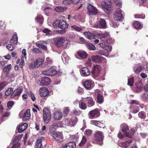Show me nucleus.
Listing matches in <instances>:
<instances>
[{
	"label": "nucleus",
	"instance_id": "obj_1",
	"mask_svg": "<svg viewBox=\"0 0 148 148\" xmlns=\"http://www.w3.org/2000/svg\"><path fill=\"white\" fill-rule=\"evenodd\" d=\"M55 45L58 47L63 46L64 48H66L69 45V42L66 40L64 38H57L55 41Z\"/></svg>",
	"mask_w": 148,
	"mask_h": 148
},
{
	"label": "nucleus",
	"instance_id": "obj_2",
	"mask_svg": "<svg viewBox=\"0 0 148 148\" xmlns=\"http://www.w3.org/2000/svg\"><path fill=\"white\" fill-rule=\"evenodd\" d=\"M43 119L44 122L46 124L48 123L50 121L51 114L50 110L47 107H45L43 111Z\"/></svg>",
	"mask_w": 148,
	"mask_h": 148
},
{
	"label": "nucleus",
	"instance_id": "obj_3",
	"mask_svg": "<svg viewBox=\"0 0 148 148\" xmlns=\"http://www.w3.org/2000/svg\"><path fill=\"white\" fill-rule=\"evenodd\" d=\"M95 140L96 143L101 145L103 143L102 141L103 140V135L102 132L100 131H97L94 135Z\"/></svg>",
	"mask_w": 148,
	"mask_h": 148
},
{
	"label": "nucleus",
	"instance_id": "obj_4",
	"mask_svg": "<svg viewBox=\"0 0 148 148\" xmlns=\"http://www.w3.org/2000/svg\"><path fill=\"white\" fill-rule=\"evenodd\" d=\"M44 61V60L40 58H39L35 60L34 63H32L29 65L30 69H33L35 67H38L41 65Z\"/></svg>",
	"mask_w": 148,
	"mask_h": 148
},
{
	"label": "nucleus",
	"instance_id": "obj_5",
	"mask_svg": "<svg viewBox=\"0 0 148 148\" xmlns=\"http://www.w3.org/2000/svg\"><path fill=\"white\" fill-rule=\"evenodd\" d=\"M77 118H73L71 119H65L63 121V124L65 126H73L77 122Z\"/></svg>",
	"mask_w": 148,
	"mask_h": 148
},
{
	"label": "nucleus",
	"instance_id": "obj_6",
	"mask_svg": "<svg viewBox=\"0 0 148 148\" xmlns=\"http://www.w3.org/2000/svg\"><path fill=\"white\" fill-rule=\"evenodd\" d=\"M42 74L44 75L52 76L56 74L57 71L56 70L55 67L52 66L49 69L42 71Z\"/></svg>",
	"mask_w": 148,
	"mask_h": 148
},
{
	"label": "nucleus",
	"instance_id": "obj_7",
	"mask_svg": "<svg viewBox=\"0 0 148 148\" xmlns=\"http://www.w3.org/2000/svg\"><path fill=\"white\" fill-rule=\"evenodd\" d=\"M88 13L89 15H95L98 13L97 8L91 4H88L87 7Z\"/></svg>",
	"mask_w": 148,
	"mask_h": 148
},
{
	"label": "nucleus",
	"instance_id": "obj_8",
	"mask_svg": "<svg viewBox=\"0 0 148 148\" xmlns=\"http://www.w3.org/2000/svg\"><path fill=\"white\" fill-rule=\"evenodd\" d=\"M123 12L121 10H116L114 15V18L116 21H121L123 20Z\"/></svg>",
	"mask_w": 148,
	"mask_h": 148
},
{
	"label": "nucleus",
	"instance_id": "obj_9",
	"mask_svg": "<svg viewBox=\"0 0 148 148\" xmlns=\"http://www.w3.org/2000/svg\"><path fill=\"white\" fill-rule=\"evenodd\" d=\"M53 138L57 142L61 143L63 140V134L60 132H54L53 134Z\"/></svg>",
	"mask_w": 148,
	"mask_h": 148
},
{
	"label": "nucleus",
	"instance_id": "obj_10",
	"mask_svg": "<svg viewBox=\"0 0 148 148\" xmlns=\"http://www.w3.org/2000/svg\"><path fill=\"white\" fill-rule=\"evenodd\" d=\"M106 21L101 18L99 20L96 24L95 25V27L98 28H105L106 27Z\"/></svg>",
	"mask_w": 148,
	"mask_h": 148
},
{
	"label": "nucleus",
	"instance_id": "obj_11",
	"mask_svg": "<svg viewBox=\"0 0 148 148\" xmlns=\"http://www.w3.org/2000/svg\"><path fill=\"white\" fill-rule=\"evenodd\" d=\"M101 69L100 66L98 65L94 66L91 73L95 77H98L100 73Z\"/></svg>",
	"mask_w": 148,
	"mask_h": 148
},
{
	"label": "nucleus",
	"instance_id": "obj_12",
	"mask_svg": "<svg viewBox=\"0 0 148 148\" xmlns=\"http://www.w3.org/2000/svg\"><path fill=\"white\" fill-rule=\"evenodd\" d=\"M122 131L124 133V135L127 137H130L129 127L125 124H122L121 125Z\"/></svg>",
	"mask_w": 148,
	"mask_h": 148
},
{
	"label": "nucleus",
	"instance_id": "obj_13",
	"mask_svg": "<svg viewBox=\"0 0 148 148\" xmlns=\"http://www.w3.org/2000/svg\"><path fill=\"white\" fill-rule=\"evenodd\" d=\"M131 109L134 106H135V108L132 111L133 113H136L138 112L139 111V108L138 106H136V105H138L139 104V101L136 100H132L131 101Z\"/></svg>",
	"mask_w": 148,
	"mask_h": 148
},
{
	"label": "nucleus",
	"instance_id": "obj_14",
	"mask_svg": "<svg viewBox=\"0 0 148 148\" xmlns=\"http://www.w3.org/2000/svg\"><path fill=\"white\" fill-rule=\"evenodd\" d=\"M51 80L49 77H45L39 80V84L41 86H46L49 84Z\"/></svg>",
	"mask_w": 148,
	"mask_h": 148
},
{
	"label": "nucleus",
	"instance_id": "obj_15",
	"mask_svg": "<svg viewBox=\"0 0 148 148\" xmlns=\"http://www.w3.org/2000/svg\"><path fill=\"white\" fill-rule=\"evenodd\" d=\"M39 91L40 95L42 97H44L49 95V90L46 87L41 88L39 90Z\"/></svg>",
	"mask_w": 148,
	"mask_h": 148
},
{
	"label": "nucleus",
	"instance_id": "obj_16",
	"mask_svg": "<svg viewBox=\"0 0 148 148\" xmlns=\"http://www.w3.org/2000/svg\"><path fill=\"white\" fill-rule=\"evenodd\" d=\"M22 88H19L15 90L11 95L10 97L12 99L15 97L19 96L22 92Z\"/></svg>",
	"mask_w": 148,
	"mask_h": 148
},
{
	"label": "nucleus",
	"instance_id": "obj_17",
	"mask_svg": "<svg viewBox=\"0 0 148 148\" xmlns=\"http://www.w3.org/2000/svg\"><path fill=\"white\" fill-rule=\"evenodd\" d=\"M44 140L45 138L43 137H41L38 138L35 143V148H41L42 146V141Z\"/></svg>",
	"mask_w": 148,
	"mask_h": 148
},
{
	"label": "nucleus",
	"instance_id": "obj_18",
	"mask_svg": "<svg viewBox=\"0 0 148 148\" xmlns=\"http://www.w3.org/2000/svg\"><path fill=\"white\" fill-rule=\"evenodd\" d=\"M83 84L84 87L87 90H90L93 87L92 82L90 80H86L83 82Z\"/></svg>",
	"mask_w": 148,
	"mask_h": 148
},
{
	"label": "nucleus",
	"instance_id": "obj_19",
	"mask_svg": "<svg viewBox=\"0 0 148 148\" xmlns=\"http://www.w3.org/2000/svg\"><path fill=\"white\" fill-rule=\"evenodd\" d=\"M68 26V24L64 20L59 21L58 27L62 29H65Z\"/></svg>",
	"mask_w": 148,
	"mask_h": 148
},
{
	"label": "nucleus",
	"instance_id": "obj_20",
	"mask_svg": "<svg viewBox=\"0 0 148 148\" xmlns=\"http://www.w3.org/2000/svg\"><path fill=\"white\" fill-rule=\"evenodd\" d=\"M81 74L82 76H87L90 75V72L89 70L87 67H84L82 69Z\"/></svg>",
	"mask_w": 148,
	"mask_h": 148
},
{
	"label": "nucleus",
	"instance_id": "obj_21",
	"mask_svg": "<svg viewBox=\"0 0 148 148\" xmlns=\"http://www.w3.org/2000/svg\"><path fill=\"white\" fill-rule=\"evenodd\" d=\"M76 143L74 142H70L62 146V148H75Z\"/></svg>",
	"mask_w": 148,
	"mask_h": 148
},
{
	"label": "nucleus",
	"instance_id": "obj_22",
	"mask_svg": "<svg viewBox=\"0 0 148 148\" xmlns=\"http://www.w3.org/2000/svg\"><path fill=\"white\" fill-rule=\"evenodd\" d=\"M62 113L60 111L55 112L53 114L54 117L56 120H60L62 117Z\"/></svg>",
	"mask_w": 148,
	"mask_h": 148
},
{
	"label": "nucleus",
	"instance_id": "obj_23",
	"mask_svg": "<svg viewBox=\"0 0 148 148\" xmlns=\"http://www.w3.org/2000/svg\"><path fill=\"white\" fill-rule=\"evenodd\" d=\"M99 45L101 47L106 50L108 52H110L112 50V47L111 46L105 44L103 43H99Z\"/></svg>",
	"mask_w": 148,
	"mask_h": 148
},
{
	"label": "nucleus",
	"instance_id": "obj_24",
	"mask_svg": "<svg viewBox=\"0 0 148 148\" xmlns=\"http://www.w3.org/2000/svg\"><path fill=\"white\" fill-rule=\"evenodd\" d=\"M89 114L90 116V118L91 119L93 118V117L97 118L99 116L98 111L96 109L90 111Z\"/></svg>",
	"mask_w": 148,
	"mask_h": 148
},
{
	"label": "nucleus",
	"instance_id": "obj_25",
	"mask_svg": "<svg viewBox=\"0 0 148 148\" xmlns=\"http://www.w3.org/2000/svg\"><path fill=\"white\" fill-rule=\"evenodd\" d=\"M81 0H75L73 1L72 0H64L63 1V3L65 5H67L73 3L74 4L80 2Z\"/></svg>",
	"mask_w": 148,
	"mask_h": 148
},
{
	"label": "nucleus",
	"instance_id": "obj_26",
	"mask_svg": "<svg viewBox=\"0 0 148 148\" xmlns=\"http://www.w3.org/2000/svg\"><path fill=\"white\" fill-rule=\"evenodd\" d=\"M102 57L99 56H92L91 58L94 62L99 63L101 62V60L102 59Z\"/></svg>",
	"mask_w": 148,
	"mask_h": 148
},
{
	"label": "nucleus",
	"instance_id": "obj_27",
	"mask_svg": "<svg viewBox=\"0 0 148 148\" xmlns=\"http://www.w3.org/2000/svg\"><path fill=\"white\" fill-rule=\"evenodd\" d=\"M27 126V124L26 123H24L19 125L18 128V132L20 133L22 132L26 129Z\"/></svg>",
	"mask_w": 148,
	"mask_h": 148
},
{
	"label": "nucleus",
	"instance_id": "obj_28",
	"mask_svg": "<svg viewBox=\"0 0 148 148\" xmlns=\"http://www.w3.org/2000/svg\"><path fill=\"white\" fill-rule=\"evenodd\" d=\"M109 33L107 32H105L104 33H99L98 34V38L103 41V40L105 39L109 36Z\"/></svg>",
	"mask_w": 148,
	"mask_h": 148
},
{
	"label": "nucleus",
	"instance_id": "obj_29",
	"mask_svg": "<svg viewBox=\"0 0 148 148\" xmlns=\"http://www.w3.org/2000/svg\"><path fill=\"white\" fill-rule=\"evenodd\" d=\"M30 110L29 109H27L24 114L23 120V121L27 120L30 119Z\"/></svg>",
	"mask_w": 148,
	"mask_h": 148
},
{
	"label": "nucleus",
	"instance_id": "obj_30",
	"mask_svg": "<svg viewBox=\"0 0 148 148\" xmlns=\"http://www.w3.org/2000/svg\"><path fill=\"white\" fill-rule=\"evenodd\" d=\"M86 99L87 100V104L88 107H90L94 105L95 102L92 98L87 97L86 98Z\"/></svg>",
	"mask_w": 148,
	"mask_h": 148
},
{
	"label": "nucleus",
	"instance_id": "obj_31",
	"mask_svg": "<svg viewBox=\"0 0 148 148\" xmlns=\"http://www.w3.org/2000/svg\"><path fill=\"white\" fill-rule=\"evenodd\" d=\"M84 34L86 38L90 40L93 39L95 37L94 34L89 32H85L84 33Z\"/></svg>",
	"mask_w": 148,
	"mask_h": 148
},
{
	"label": "nucleus",
	"instance_id": "obj_32",
	"mask_svg": "<svg viewBox=\"0 0 148 148\" xmlns=\"http://www.w3.org/2000/svg\"><path fill=\"white\" fill-rule=\"evenodd\" d=\"M133 27L136 29H141L143 27V25L138 21H135L133 23Z\"/></svg>",
	"mask_w": 148,
	"mask_h": 148
},
{
	"label": "nucleus",
	"instance_id": "obj_33",
	"mask_svg": "<svg viewBox=\"0 0 148 148\" xmlns=\"http://www.w3.org/2000/svg\"><path fill=\"white\" fill-rule=\"evenodd\" d=\"M61 58L63 62L65 64L67 63L69 60L70 59V58L66 54H63L62 55Z\"/></svg>",
	"mask_w": 148,
	"mask_h": 148
},
{
	"label": "nucleus",
	"instance_id": "obj_34",
	"mask_svg": "<svg viewBox=\"0 0 148 148\" xmlns=\"http://www.w3.org/2000/svg\"><path fill=\"white\" fill-rule=\"evenodd\" d=\"M66 7H63L62 6H58L56 7L55 10L57 12H62L66 10Z\"/></svg>",
	"mask_w": 148,
	"mask_h": 148
},
{
	"label": "nucleus",
	"instance_id": "obj_35",
	"mask_svg": "<svg viewBox=\"0 0 148 148\" xmlns=\"http://www.w3.org/2000/svg\"><path fill=\"white\" fill-rule=\"evenodd\" d=\"M130 145V142L127 141L119 143V146L122 148H127Z\"/></svg>",
	"mask_w": 148,
	"mask_h": 148
},
{
	"label": "nucleus",
	"instance_id": "obj_36",
	"mask_svg": "<svg viewBox=\"0 0 148 148\" xmlns=\"http://www.w3.org/2000/svg\"><path fill=\"white\" fill-rule=\"evenodd\" d=\"M18 41V38L16 35L14 34L10 40V43L13 44V45L17 43Z\"/></svg>",
	"mask_w": 148,
	"mask_h": 148
},
{
	"label": "nucleus",
	"instance_id": "obj_37",
	"mask_svg": "<svg viewBox=\"0 0 148 148\" xmlns=\"http://www.w3.org/2000/svg\"><path fill=\"white\" fill-rule=\"evenodd\" d=\"M113 40L110 37V35L108 36L106 39L103 40V42L107 43H112L113 42Z\"/></svg>",
	"mask_w": 148,
	"mask_h": 148
},
{
	"label": "nucleus",
	"instance_id": "obj_38",
	"mask_svg": "<svg viewBox=\"0 0 148 148\" xmlns=\"http://www.w3.org/2000/svg\"><path fill=\"white\" fill-rule=\"evenodd\" d=\"M78 55L82 58H85L87 56L86 53L84 51H81L78 52Z\"/></svg>",
	"mask_w": 148,
	"mask_h": 148
},
{
	"label": "nucleus",
	"instance_id": "obj_39",
	"mask_svg": "<svg viewBox=\"0 0 148 148\" xmlns=\"http://www.w3.org/2000/svg\"><path fill=\"white\" fill-rule=\"evenodd\" d=\"M58 127L57 124L56 123H54L50 126L49 130L50 131H54Z\"/></svg>",
	"mask_w": 148,
	"mask_h": 148
},
{
	"label": "nucleus",
	"instance_id": "obj_40",
	"mask_svg": "<svg viewBox=\"0 0 148 148\" xmlns=\"http://www.w3.org/2000/svg\"><path fill=\"white\" fill-rule=\"evenodd\" d=\"M19 140V136H15L14 139L13 140V143H14V145H16V146L19 145H20L19 143L18 142Z\"/></svg>",
	"mask_w": 148,
	"mask_h": 148
},
{
	"label": "nucleus",
	"instance_id": "obj_41",
	"mask_svg": "<svg viewBox=\"0 0 148 148\" xmlns=\"http://www.w3.org/2000/svg\"><path fill=\"white\" fill-rule=\"evenodd\" d=\"M37 22L39 23L40 24H42L43 21V18L42 16H38L35 18Z\"/></svg>",
	"mask_w": 148,
	"mask_h": 148
},
{
	"label": "nucleus",
	"instance_id": "obj_42",
	"mask_svg": "<svg viewBox=\"0 0 148 148\" xmlns=\"http://www.w3.org/2000/svg\"><path fill=\"white\" fill-rule=\"evenodd\" d=\"M97 100L98 102L100 103H102L103 101V96L100 94H98V95Z\"/></svg>",
	"mask_w": 148,
	"mask_h": 148
},
{
	"label": "nucleus",
	"instance_id": "obj_43",
	"mask_svg": "<svg viewBox=\"0 0 148 148\" xmlns=\"http://www.w3.org/2000/svg\"><path fill=\"white\" fill-rule=\"evenodd\" d=\"M42 42L40 48H41L45 50H47V47L45 44H47V42L45 41H42Z\"/></svg>",
	"mask_w": 148,
	"mask_h": 148
},
{
	"label": "nucleus",
	"instance_id": "obj_44",
	"mask_svg": "<svg viewBox=\"0 0 148 148\" xmlns=\"http://www.w3.org/2000/svg\"><path fill=\"white\" fill-rule=\"evenodd\" d=\"M88 48L90 50H95L96 48L94 45L91 43H89L87 44Z\"/></svg>",
	"mask_w": 148,
	"mask_h": 148
},
{
	"label": "nucleus",
	"instance_id": "obj_45",
	"mask_svg": "<svg viewBox=\"0 0 148 148\" xmlns=\"http://www.w3.org/2000/svg\"><path fill=\"white\" fill-rule=\"evenodd\" d=\"M134 17L137 18L144 19L145 18V15L144 14H136L134 15Z\"/></svg>",
	"mask_w": 148,
	"mask_h": 148
},
{
	"label": "nucleus",
	"instance_id": "obj_46",
	"mask_svg": "<svg viewBox=\"0 0 148 148\" xmlns=\"http://www.w3.org/2000/svg\"><path fill=\"white\" fill-rule=\"evenodd\" d=\"M14 104V102L13 101H9L7 104V110H10L12 107L13 105Z\"/></svg>",
	"mask_w": 148,
	"mask_h": 148
},
{
	"label": "nucleus",
	"instance_id": "obj_47",
	"mask_svg": "<svg viewBox=\"0 0 148 148\" xmlns=\"http://www.w3.org/2000/svg\"><path fill=\"white\" fill-rule=\"evenodd\" d=\"M79 107L80 108L83 110H85L87 108L86 103L83 102H82L79 103Z\"/></svg>",
	"mask_w": 148,
	"mask_h": 148
},
{
	"label": "nucleus",
	"instance_id": "obj_48",
	"mask_svg": "<svg viewBox=\"0 0 148 148\" xmlns=\"http://www.w3.org/2000/svg\"><path fill=\"white\" fill-rule=\"evenodd\" d=\"M109 5V4L108 3H105V5H102V8L104 10L108 11L110 10V8L108 7Z\"/></svg>",
	"mask_w": 148,
	"mask_h": 148
},
{
	"label": "nucleus",
	"instance_id": "obj_49",
	"mask_svg": "<svg viewBox=\"0 0 148 148\" xmlns=\"http://www.w3.org/2000/svg\"><path fill=\"white\" fill-rule=\"evenodd\" d=\"M12 92V89L11 88H9L6 90L5 93V95L6 96H8Z\"/></svg>",
	"mask_w": 148,
	"mask_h": 148
},
{
	"label": "nucleus",
	"instance_id": "obj_50",
	"mask_svg": "<svg viewBox=\"0 0 148 148\" xmlns=\"http://www.w3.org/2000/svg\"><path fill=\"white\" fill-rule=\"evenodd\" d=\"M11 64H9L7 65L6 66H5L3 69V71L5 72H8L9 71L11 68Z\"/></svg>",
	"mask_w": 148,
	"mask_h": 148
},
{
	"label": "nucleus",
	"instance_id": "obj_51",
	"mask_svg": "<svg viewBox=\"0 0 148 148\" xmlns=\"http://www.w3.org/2000/svg\"><path fill=\"white\" fill-rule=\"evenodd\" d=\"M86 138L84 137H83L82 140L79 144V146L80 147H82L86 143Z\"/></svg>",
	"mask_w": 148,
	"mask_h": 148
},
{
	"label": "nucleus",
	"instance_id": "obj_52",
	"mask_svg": "<svg viewBox=\"0 0 148 148\" xmlns=\"http://www.w3.org/2000/svg\"><path fill=\"white\" fill-rule=\"evenodd\" d=\"M43 32L45 33L47 35H50L51 34V32L50 29H45L43 30Z\"/></svg>",
	"mask_w": 148,
	"mask_h": 148
},
{
	"label": "nucleus",
	"instance_id": "obj_53",
	"mask_svg": "<svg viewBox=\"0 0 148 148\" xmlns=\"http://www.w3.org/2000/svg\"><path fill=\"white\" fill-rule=\"evenodd\" d=\"M71 27L73 29L75 30L78 32H79L81 31L82 29L80 27H79L78 26H76L75 25H73L71 26Z\"/></svg>",
	"mask_w": 148,
	"mask_h": 148
},
{
	"label": "nucleus",
	"instance_id": "obj_54",
	"mask_svg": "<svg viewBox=\"0 0 148 148\" xmlns=\"http://www.w3.org/2000/svg\"><path fill=\"white\" fill-rule=\"evenodd\" d=\"M116 4L120 7L122 6L121 2V0H113Z\"/></svg>",
	"mask_w": 148,
	"mask_h": 148
},
{
	"label": "nucleus",
	"instance_id": "obj_55",
	"mask_svg": "<svg viewBox=\"0 0 148 148\" xmlns=\"http://www.w3.org/2000/svg\"><path fill=\"white\" fill-rule=\"evenodd\" d=\"M6 47L10 51H12L13 49V44L12 43L7 45Z\"/></svg>",
	"mask_w": 148,
	"mask_h": 148
},
{
	"label": "nucleus",
	"instance_id": "obj_56",
	"mask_svg": "<svg viewBox=\"0 0 148 148\" xmlns=\"http://www.w3.org/2000/svg\"><path fill=\"white\" fill-rule=\"evenodd\" d=\"M99 121L92 120L90 121V123L91 124L93 125L97 126H98V125L99 124Z\"/></svg>",
	"mask_w": 148,
	"mask_h": 148
},
{
	"label": "nucleus",
	"instance_id": "obj_57",
	"mask_svg": "<svg viewBox=\"0 0 148 148\" xmlns=\"http://www.w3.org/2000/svg\"><path fill=\"white\" fill-rule=\"evenodd\" d=\"M92 131L90 130H86L85 132V134L88 136H90L92 134Z\"/></svg>",
	"mask_w": 148,
	"mask_h": 148
},
{
	"label": "nucleus",
	"instance_id": "obj_58",
	"mask_svg": "<svg viewBox=\"0 0 148 148\" xmlns=\"http://www.w3.org/2000/svg\"><path fill=\"white\" fill-rule=\"evenodd\" d=\"M136 86L137 88L141 89L143 87V85L141 82L139 81L137 83Z\"/></svg>",
	"mask_w": 148,
	"mask_h": 148
},
{
	"label": "nucleus",
	"instance_id": "obj_59",
	"mask_svg": "<svg viewBox=\"0 0 148 148\" xmlns=\"http://www.w3.org/2000/svg\"><path fill=\"white\" fill-rule=\"evenodd\" d=\"M10 114L9 112H5L3 115V116L1 118V119L2 121H3L4 118L5 117H7L9 116Z\"/></svg>",
	"mask_w": 148,
	"mask_h": 148
},
{
	"label": "nucleus",
	"instance_id": "obj_60",
	"mask_svg": "<svg viewBox=\"0 0 148 148\" xmlns=\"http://www.w3.org/2000/svg\"><path fill=\"white\" fill-rule=\"evenodd\" d=\"M59 21L58 20L55 21L53 24V27L55 28L58 27Z\"/></svg>",
	"mask_w": 148,
	"mask_h": 148
},
{
	"label": "nucleus",
	"instance_id": "obj_61",
	"mask_svg": "<svg viewBox=\"0 0 148 148\" xmlns=\"http://www.w3.org/2000/svg\"><path fill=\"white\" fill-rule=\"evenodd\" d=\"M142 97L144 100H148V94L143 93L142 95Z\"/></svg>",
	"mask_w": 148,
	"mask_h": 148
},
{
	"label": "nucleus",
	"instance_id": "obj_62",
	"mask_svg": "<svg viewBox=\"0 0 148 148\" xmlns=\"http://www.w3.org/2000/svg\"><path fill=\"white\" fill-rule=\"evenodd\" d=\"M32 51L34 53H38L41 52V50L37 48H34Z\"/></svg>",
	"mask_w": 148,
	"mask_h": 148
},
{
	"label": "nucleus",
	"instance_id": "obj_63",
	"mask_svg": "<svg viewBox=\"0 0 148 148\" xmlns=\"http://www.w3.org/2000/svg\"><path fill=\"white\" fill-rule=\"evenodd\" d=\"M69 107L65 108L64 110V113L66 115L69 112Z\"/></svg>",
	"mask_w": 148,
	"mask_h": 148
},
{
	"label": "nucleus",
	"instance_id": "obj_64",
	"mask_svg": "<svg viewBox=\"0 0 148 148\" xmlns=\"http://www.w3.org/2000/svg\"><path fill=\"white\" fill-rule=\"evenodd\" d=\"M73 113L76 115L78 116L81 114V112L78 110H75L73 111Z\"/></svg>",
	"mask_w": 148,
	"mask_h": 148
}]
</instances>
